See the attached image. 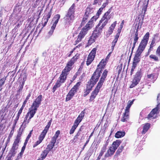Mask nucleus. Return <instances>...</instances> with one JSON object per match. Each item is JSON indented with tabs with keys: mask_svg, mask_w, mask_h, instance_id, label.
<instances>
[{
	"mask_svg": "<svg viewBox=\"0 0 160 160\" xmlns=\"http://www.w3.org/2000/svg\"><path fill=\"white\" fill-rule=\"evenodd\" d=\"M104 63L102 62V60L97 66V68L93 73L90 81L87 85V90L84 92V96L88 94L92 88L98 81L101 73L104 68Z\"/></svg>",
	"mask_w": 160,
	"mask_h": 160,
	"instance_id": "obj_1",
	"label": "nucleus"
},
{
	"mask_svg": "<svg viewBox=\"0 0 160 160\" xmlns=\"http://www.w3.org/2000/svg\"><path fill=\"white\" fill-rule=\"evenodd\" d=\"M60 15L59 14H57L55 15L53 18L52 22L51 24H52V25L51 27V29L48 32V34L51 36L52 35L56 27V25L58 23V21L60 18Z\"/></svg>",
	"mask_w": 160,
	"mask_h": 160,
	"instance_id": "obj_8",
	"label": "nucleus"
},
{
	"mask_svg": "<svg viewBox=\"0 0 160 160\" xmlns=\"http://www.w3.org/2000/svg\"><path fill=\"white\" fill-rule=\"evenodd\" d=\"M54 146V145L50 143L48 145L47 148L45 149H47L48 151L49 152L52 149Z\"/></svg>",
	"mask_w": 160,
	"mask_h": 160,
	"instance_id": "obj_34",
	"label": "nucleus"
},
{
	"mask_svg": "<svg viewBox=\"0 0 160 160\" xmlns=\"http://www.w3.org/2000/svg\"><path fill=\"white\" fill-rule=\"evenodd\" d=\"M160 109V103H158L157 105V107L154 108H150V109H152V110H158V109Z\"/></svg>",
	"mask_w": 160,
	"mask_h": 160,
	"instance_id": "obj_46",
	"label": "nucleus"
},
{
	"mask_svg": "<svg viewBox=\"0 0 160 160\" xmlns=\"http://www.w3.org/2000/svg\"><path fill=\"white\" fill-rule=\"evenodd\" d=\"M119 35L120 34L119 33H117V34L115 35V38L114 39V41H115V42L117 41L118 38L119 37Z\"/></svg>",
	"mask_w": 160,
	"mask_h": 160,
	"instance_id": "obj_49",
	"label": "nucleus"
},
{
	"mask_svg": "<svg viewBox=\"0 0 160 160\" xmlns=\"http://www.w3.org/2000/svg\"><path fill=\"white\" fill-rule=\"evenodd\" d=\"M42 100V96L41 95H39L33 102L31 107V110H37L38 108L40 106Z\"/></svg>",
	"mask_w": 160,
	"mask_h": 160,
	"instance_id": "obj_9",
	"label": "nucleus"
},
{
	"mask_svg": "<svg viewBox=\"0 0 160 160\" xmlns=\"http://www.w3.org/2000/svg\"><path fill=\"white\" fill-rule=\"evenodd\" d=\"M124 23V21L123 20L122 22V23H121L120 27L119 28H121V29H122V27H123V25Z\"/></svg>",
	"mask_w": 160,
	"mask_h": 160,
	"instance_id": "obj_60",
	"label": "nucleus"
},
{
	"mask_svg": "<svg viewBox=\"0 0 160 160\" xmlns=\"http://www.w3.org/2000/svg\"><path fill=\"white\" fill-rule=\"evenodd\" d=\"M150 124L149 123H147L144 125L143 126V130L142 132V134H145L148 130L150 127Z\"/></svg>",
	"mask_w": 160,
	"mask_h": 160,
	"instance_id": "obj_18",
	"label": "nucleus"
},
{
	"mask_svg": "<svg viewBox=\"0 0 160 160\" xmlns=\"http://www.w3.org/2000/svg\"><path fill=\"white\" fill-rule=\"evenodd\" d=\"M160 97V94L158 93V95L157 97V101L158 102L159 101L160 99L159 98Z\"/></svg>",
	"mask_w": 160,
	"mask_h": 160,
	"instance_id": "obj_62",
	"label": "nucleus"
},
{
	"mask_svg": "<svg viewBox=\"0 0 160 160\" xmlns=\"http://www.w3.org/2000/svg\"><path fill=\"white\" fill-rule=\"evenodd\" d=\"M101 24V23L99 22V23L97 25L96 27V28L95 29V30L98 31L99 33H101L102 32V29L104 27V26L102 25V24H101V25L100 26Z\"/></svg>",
	"mask_w": 160,
	"mask_h": 160,
	"instance_id": "obj_22",
	"label": "nucleus"
},
{
	"mask_svg": "<svg viewBox=\"0 0 160 160\" xmlns=\"http://www.w3.org/2000/svg\"><path fill=\"white\" fill-rule=\"evenodd\" d=\"M114 40H113V42H112V46L115 47L116 43H117V41L115 42Z\"/></svg>",
	"mask_w": 160,
	"mask_h": 160,
	"instance_id": "obj_63",
	"label": "nucleus"
},
{
	"mask_svg": "<svg viewBox=\"0 0 160 160\" xmlns=\"http://www.w3.org/2000/svg\"><path fill=\"white\" fill-rule=\"evenodd\" d=\"M35 113V111H30L27 113L25 118L23 122L19 128L20 130L21 129H22V130H23L26 128V124L29 123L30 119L33 117Z\"/></svg>",
	"mask_w": 160,
	"mask_h": 160,
	"instance_id": "obj_6",
	"label": "nucleus"
},
{
	"mask_svg": "<svg viewBox=\"0 0 160 160\" xmlns=\"http://www.w3.org/2000/svg\"><path fill=\"white\" fill-rule=\"evenodd\" d=\"M125 135V132H124L119 131L115 134V136L117 138H119L123 137Z\"/></svg>",
	"mask_w": 160,
	"mask_h": 160,
	"instance_id": "obj_21",
	"label": "nucleus"
},
{
	"mask_svg": "<svg viewBox=\"0 0 160 160\" xmlns=\"http://www.w3.org/2000/svg\"><path fill=\"white\" fill-rule=\"evenodd\" d=\"M71 68L69 67L67 65L66 67L65 68L64 70L62 71V72H64L67 74V73L70 71Z\"/></svg>",
	"mask_w": 160,
	"mask_h": 160,
	"instance_id": "obj_32",
	"label": "nucleus"
},
{
	"mask_svg": "<svg viewBox=\"0 0 160 160\" xmlns=\"http://www.w3.org/2000/svg\"><path fill=\"white\" fill-rule=\"evenodd\" d=\"M52 122V120H50L48 122L47 125L46 126L44 130L42 132L40 135L39 137V139H40L41 141H42L45 138L46 133H47L49 128L51 125Z\"/></svg>",
	"mask_w": 160,
	"mask_h": 160,
	"instance_id": "obj_13",
	"label": "nucleus"
},
{
	"mask_svg": "<svg viewBox=\"0 0 160 160\" xmlns=\"http://www.w3.org/2000/svg\"><path fill=\"white\" fill-rule=\"evenodd\" d=\"M96 48H93L89 54L86 63L88 66L94 60L96 55Z\"/></svg>",
	"mask_w": 160,
	"mask_h": 160,
	"instance_id": "obj_11",
	"label": "nucleus"
},
{
	"mask_svg": "<svg viewBox=\"0 0 160 160\" xmlns=\"http://www.w3.org/2000/svg\"><path fill=\"white\" fill-rule=\"evenodd\" d=\"M6 80V78H3L0 80V86H2L4 84L5 81Z\"/></svg>",
	"mask_w": 160,
	"mask_h": 160,
	"instance_id": "obj_37",
	"label": "nucleus"
},
{
	"mask_svg": "<svg viewBox=\"0 0 160 160\" xmlns=\"http://www.w3.org/2000/svg\"><path fill=\"white\" fill-rule=\"evenodd\" d=\"M108 73V71L107 69L103 71L96 87L91 93L89 99L90 101H93L96 98L106 78Z\"/></svg>",
	"mask_w": 160,
	"mask_h": 160,
	"instance_id": "obj_2",
	"label": "nucleus"
},
{
	"mask_svg": "<svg viewBox=\"0 0 160 160\" xmlns=\"http://www.w3.org/2000/svg\"><path fill=\"white\" fill-rule=\"evenodd\" d=\"M123 148H124V147L123 146H120L118 148V150L116 152V153L117 154H119L122 151V150L123 149Z\"/></svg>",
	"mask_w": 160,
	"mask_h": 160,
	"instance_id": "obj_40",
	"label": "nucleus"
},
{
	"mask_svg": "<svg viewBox=\"0 0 160 160\" xmlns=\"http://www.w3.org/2000/svg\"><path fill=\"white\" fill-rule=\"evenodd\" d=\"M57 138L53 137V138H52L51 141V142H50L51 144H52L54 145V144L56 142V140Z\"/></svg>",
	"mask_w": 160,
	"mask_h": 160,
	"instance_id": "obj_45",
	"label": "nucleus"
},
{
	"mask_svg": "<svg viewBox=\"0 0 160 160\" xmlns=\"http://www.w3.org/2000/svg\"><path fill=\"white\" fill-rule=\"evenodd\" d=\"M134 100H133L132 101L128 102V103L127 106V107H126V109L125 110H129L130 109L131 106L132 105V104L133 103Z\"/></svg>",
	"mask_w": 160,
	"mask_h": 160,
	"instance_id": "obj_35",
	"label": "nucleus"
},
{
	"mask_svg": "<svg viewBox=\"0 0 160 160\" xmlns=\"http://www.w3.org/2000/svg\"><path fill=\"white\" fill-rule=\"evenodd\" d=\"M60 83L61 82H60L58 81H57L55 84L54 85L52 88L53 92H54L55 91L57 88H58L60 86Z\"/></svg>",
	"mask_w": 160,
	"mask_h": 160,
	"instance_id": "obj_27",
	"label": "nucleus"
},
{
	"mask_svg": "<svg viewBox=\"0 0 160 160\" xmlns=\"http://www.w3.org/2000/svg\"><path fill=\"white\" fill-rule=\"evenodd\" d=\"M78 125L74 123L73 126H72L71 129L70 131V134H71L73 133L77 128L78 127Z\"/></svg>",
	"mask_w": 160,
	"mask_h": 160,
	"instance_id": "obj_31",
	"label": "nucleus"
},
{
	"mask_svg": "<svg viewBox=\"0 0 160 160\" xmlns=\"http://www.w3.org/2000/svg\"><path fill=\"white\" fill-rule=\"evenodd\" d=\"M148 1L149 0H145L143 3L142 10V13H143V17L146 14V12L147 11V8L148 5Z\"/></svg>",
	"mask_w": 160,
	"mask_h": 160,
	"instance_id": "obj_15",
	"label": "nucleus"
},
{
	"mask_svg": "<svg viewBox=\"0 0 160 160\" xmlns=\"http://www.w3.org/2000/svg\"><path fill=\"white\" fill-rule=\"evenodd\" d=\"M23 86L20 85V86L19 87V91H20L22 90L23 88Z\"/></svg>",
	"mask_w": 160,
	"mask_h": 160,
	"instance_id": "obj_64",
	"label": "nucleus"
},
{
	"mask_svg": "<svg viewBox=\"0 0 160 160\" xmlns=\"http://www.w3.org/2000/svg\"><path fill=\"white\" fill-rule=\"evenodd\" d=\"M87 19H86V18H85L84 17L82 18V22L81 23V24L83 25L84 24V22L85 21L87 20Z\"/></svg>",
	"mask_w": 160,
	"mask_h": 160,
	"instance_id": "obj_57",
	"label": "nucleus"
},
{
	"mask_svg": "<svg viewBox=\"0 0 160 160\" xmlns=\"http://www.w3.org/2000/svg\"><path fill=\"white\" fill-rule=\"evenodd\" d=\"M49 151H48L47 149H45L42 152L41 155V157L42 158L45 159L48 153L49 152Z\"/></svg>",
	"mask_w": 160,
	"mask_h": 160,
	"instance_id": "obj_25",
	"label": "nucleus"
},
{
	"mask_svg": "<svg viewBox=\"0 0 160 160\" xmlns=\"http://www.w3.org/2000/svg\"><path fill=\"white\" fill-rule=\"evenodd\" d=\"M60 133V131L59 130L57 131L56 132L55 134L54 135V136L53 137L57 138H58Z\"/></svg>",
	"mask_w": 160,
	"mask_h": 160,
	"instance_id": "obj_47",
	"label": "nucleus"
},
{
	"mask_svg": "<svg viewBox=\"0 0 160 160\" xmlns=\"http://www.w3.org/2000/svg\"><path fill=\"white\" fill-rule=\"evenodd\" d=\"M138 63L133 62L132 66L136 68L137 65Z\"/></svg>",
	"mask_w": 160,
	"mask_h": 160,
	"instance_id": "obj_61",
	"label": "nucleus"
},
{
	"mask_svg": "<svg viewBox=\"0 0 160 160\" xmlns=\"http://www.w3.org/2000/svg\"><path fill=\"white\" fill-rule=\"evenodd\" d=\"M149 57L151 58L154 59L155 61H158V57L156 56L155 55H151Z\"/></svg>",
	"mask_w": 160,
	"mask_h": 160,
	"instance_id": "obj_44",
	"label": "nucleus"
},
{
	"mask_svg": "<svg viewBox=\"0 0 160 160\" xmlns=\"http://www.w3.org/2000/svg\"><path fill=\"white\" fill-rule=\"evenodd\" d=\"M75 61V60L74 58V57H73L68 62L67 65L69 67L71 68L72 66L74 63Z\"/></svg>",
	"mask_w": 160,
	"mask_h": 160,
	"instance_id": "obj_28",
	"label": "nucleus"
},
{
	"mask_svg": "<svg viewBox=\"0 0 160 160\" xmlns=\"http://www.w3.org/2000/svg\"><path fill=\"white\" fill-rule=\"evenodd\" d=\"M108 143L106 142V143L103 145L101 151L100 153L99 154V156L98 157V158L97 160H99L101 158V157L103 155L104 153L106 151L107 148V147L108 145Z\"/></svg>",
	"mask_w": 160,
	"mask_h": 160,
	"instance_id": "obj_16",
	"label": "nucleus"
},
{
	"mask_svg": "<svg viewBox=\"0 0 160 160\" xmlns=\"http://www.w3.org/2000/svg\"><path fill=\"white\" fill-rule=\"evenodd\" d=\"M140 57H138L135 56L134 58L133 62L138 63L140 61Z\"/></svg>",
	"mask_w": 160,
	"mask_h": 160,
	"instance_id": "obj_39",
	"label": "nucleus"
},
{
	"mask_svg": "<svg viewBox=\"0 0 160 160\" xmlns=\"http://www.w3.org/2000/svg\"><path fill=\"white\" fill-rule=\"evenodd\" d=\"M103 0H94L93 4H96L98 3H101Z\"/></svg>",
	"mask_w": 160,
	"mask_h": 160,
	"instance_id": "obj_51",
	"label": "nucleus"
},
{
	"mask_svg": "<svg viewBox=\"0 0 160 160\" xmlns=\"http://www.w3.org/2000/svg\"><path fill=\"white\" fill-rule=\"evenodd\" d=\"M100 33L96 31L95 30L93 32L91 35L92 37L95 40L99 35Z\"/></svg>",
	"mask_w": 160,
	"mask_h": 160,
	"instance_id": "obj_26",
	"label": "nucleus"
},
{
	"mask_svg": "<svg viewBox=\"0 0 160 160\" xmlns=\"http://www.w3.org/2000/svg\"><path fill=\"white\" fill-rule=\"evenodd\" d=\"M21 133L20 132H18L15 140L20 141V139H21L20 137H21Z\"/></svg>",
	"mask_w": 160,
	"mask_h": 160,
	"instance_id": "obj_42",
	"label": "nucleus"
},
{
	"mask_svg": "<svg viewBox=\"0 0 160 160\" xmlns=\"http://www.w3.org/2000/svg\"><path fill=\"white\" fill-rule=\"evenodd\" d=\"M143 51H141L140 49L138 48L135 54V56L141 58L140 55Z\"/></svg>",
	"mask_w": 160,
	"mask_h": 160,
	"instance_id": "obj_36",
	"label": "nucleus"
},
{
	"mask_svg": "<svg viewBox=\"0 0 160 160\" xmlns=\"http://www.w3.org/2000/svg\"><path fill=\"white\" fill-rule=\"evenodd\" d=\"M93 12V10L92 8H91L90 7H88L86 9L85 14L86 15L91 16V15L92 13Z\"/></svg>",
	"mask_w": 160,
	"mask_h": 160,
	"instance_id": "obj_24",
	"label": "nucleus"
},
{
	"mask_svg": "<svg viewBox=\"0 0 160 160\" xmlns=\"http://www.w3.org/2000/svg\"><path fill=\"white\" fill-rule=\"evenodd\" d=\"M82 118L78 116L77 119L75 121L74 123L75 124L78 126L79 123L81 122Z\"/></svg>",
	"mask_w": 160,
	"mask_h": 160,
	"instance_id": "obj_30",
	"label": "nucleus"
},
{
	"mask_svg": "<svg viewBox=\"0 0 160 160\" xmlns=\"http://www.w3.org/2000/svg\"><path fill=\"white\" fill-rule=\"evenodd\" d=\"M155 44V41L154 39H153L151 43L150 44V46L151 48H152L154 46Z\"/></svg>",
	"mask_w": 160,
	"mask_h": 160,
	"instance_id": "obj_52",
	"label": "nucleus"
},
{
	"mask_svg": "<svg viewBox=\"0 0 160 160\" xmlns=\"http://www.w3.org/2000/svg\"><path fill=\"white\" fill-rule=\"evenodd\" d=\"M149 36V33L148 32H147L146 34L144 35L143 39H142L146 40L148 41Z\"/></svg>",
	"mask_w": 160,
	"mask_h": 160,
	"instance_id": "obj_38",
	"label": "nucleus"
},
{
	"mask_svg": "<svg viewBox=\"0 0 160 160\" xmlns=\"http://www.w3.org/2000/svg\"><path fill=\"white\" fill-rule=\"evenodd\" d=\"M111 12L110 9H109L108 11L106 12L104 14V15L102 18L101 20L99 21V22L104 26H105L107 23L108 21L111 18L110 15H109Z\"/></svg>",
	"mask_w": 160,
	"mask_h": 160,
	"instance_id": "obj_10",
	"label": "nucleus"
},
{
	"mask_svg": "<svg viewBox=\"0 0 160 160\" xmlns=\"http://www.w3.org/2000/svg\"><path fill=\"white\" fill-rule=\"evenodd\" d=\"M19 142V141L15 140L11 149L10 151V154H11V157L14 156L16 153V150L18 148V143Z\"/></svg>",
	"mask_w": 160,
	"mask_h": 160,
	"instance_id": "obj_12",
	"label": "nucleus"
},
{
	"mask_svg": "<svg viewBox=\"0 0 160 160\" xmlns=\"http://www.w3.org/2000/svg\"><path fill=\"white\" fill-rule=\"evenodd\" d=\"M42 141H41V140L40 139H39V140L36 142V143L35 144L34 147L36 146L42 142Z\"/></svg>",
	"mask_w": 160,
	"mask_h": 160,
	"instance_id": "obj_54",
	"label": "nucleus"
},
{
	"mask_svg": "<svg viewBox=\"0 0 160 160\" xmlns=\"http://www.w3.org/2000/svg\"><path fill=\"white\" fill-rule=\"evenodd\" d=\"M84 116V112L83 111H82L81 113L78 116L83 118Z\"/></svg>",
	"mask_w": 160,
	"mask_h": 160,
	"instance_id": "obj_53",
	"label": "nucleus"
},
{
	"mask_svg": "<svg viewBox=\"0 0 160 160\" xmlns=\"http://www.w3.org/2000/svg\"><path fill=\"white\" fill-rule=\"evenodd\" d=\"M32 130L30 132H29V133L28 134V136L27 137V138H26V139L29 140V139L31 137V134H32Z\"/></svg>",
	"mask_w": 160,
	"mask_h": 160,
	"instance_id": "obj_55",
	"label": "nucleus"
},
{
	"mask_svg": "<svg viewBox=\"0 0 160 160\" xmlns=\"http://www.w3.org/2000/svg\"><path fill=\"white\" fill-rule=\"evenodd\" d=\"M159 111H151L150 113L148 114V119H150L151 118H155L157 117V113Z\"/></svg>",
	"mask_w": 160,
	"mask_h": 160,
	"instance_id": "obj_14",
	"label": "nucleus"
},
{
	"mask_svg": "<svg viewBox=\"0 0 160 160\" xmlns=\"http://www.w3.org/2000/svg\"><path fill=\"white\" fill-rule=\"evenodd\" d=\"M75 4L73 3L69 9L64 18L66 24L70 25L73 22L75 17Z\"/></svg>",
	"mask_w": 160,
	"mask_h": 160,
	"instance_id": "obj_4",
	"label": "nucleus"
},
{
	"mask_svg": "<svg viewBox=\"0 0 160 160\" xmlns=\"http://www.w3.org/2000/svg\"><path fill=\"white\" fill-rule=\"evenodd\" d=\"M101 12L98 10L96 14V15L93 16L92 18V20L94 19V21H95L99 17L101 13Z\"/></svg>",
	"mask_w": 160,
	"mask_h": 160,
	"instance_id": "obj_29",
	"label": "nucleus"
},
{
	"mask_svg": "<svg viewBox=\"0 0 160 160\" xmlns=\"http://www.w3.org/2000/svg\"><path fill=\"white\" fill-rule=\"evenodd\" d=\"M117 23V21H115L110 26V27L111 28L114 29L115 26H116V24Z\"/></svg>",
	"mask_w": 160,
	"mask_h": 160,
	"instance_id": "obj_50",
	"label": "nucleus"
},
{
	"mask_svg": "<svg viewBox=\"0 0 160 160\" xmlns=\"http://www.w3.org/2000/svg\"><path fill=\"white\" fill-rule=\"evenodd\" d=\"M74 94V93L72 92L71 91H70L68 94H67L66 98V101H68L70 100L73 97Z\"/></svg>",
	"mask_w": 160,
	"mask_h": 160,
	"instance_id": "obj_23",
	"label": "nucleus"
},
{
	"mask_svg": "<svg viewBox=\"0 0 160 160\" xmlns=\"http://www.w3.org/2000/svg\"><path fill=\"white\" fill-rule=\"evenodd\" d=\"M121 143V141L119 140L114 142L112 144V146L110 147L107 152L105 155V157L107 158L112 156Z\"/></svg>",
	"mask_w": 160,
	"mask_h": 160,
	"instance_id": "obj_5",
	"label": "nucleus"
},
{
	"mask_svg": "<svg viewBox=\"0 0 160 160\" xmlns=\"http://www.w3.org/2000/svg\"><path fill=\"white\" fill-rule=\"evenodd\" d=\"M113 30L114 29L111 28L110 27L109 28L108 30V33L109 35L111 34L112 33Z\"/></svg>",
	"mask_w": 160,
	"mask_h": 160,
	"instance_id": "obj_56",
	"label": "nucleus"
},
{
	"mask_svg": "<svg viewBox=\"0 0 160 160\" xmlns=\"http://www.w3.org/2000/svg\"><path fill=\"white\" fill-rule=\"evenodd\" d=\"M138 37H135L134 39V42H137L138 39Z\"/></svg>",
	"mask_w": 160,
	"mask_h": 160,
	"instance_id": "obj_59",
	"label": "nucleus"
},
{
	"mask_svg": "<svg viewBox=\"0 0 160 160\" xmlns=\"http://www.w3.org/2000/svg\"><path fill=\"white\" fill-rule=\"evenodd\" d=\"M148 42V41H147L146 40L142 39L140 44L145 45V46H146Z\"/></svg>",
	"mask_w": 160,
	"mask_h": 160,
	"instance_id": "obj_48",
	"label": "nucleus"
},
{
	"mask_svg": "<svg viewBox=\"0 0 160 160\" xmlns=\"http://www.w3.org/2000/svg\"><path fill=\"white\" fill-rule=\"evenodd\" d=\"M142 75V72L141 69L138 70L134 76L132 83L130 87V88H133L139 83Z\"/></svg>",
	"mask_w": 160,
	"mask_h": 160,
	"instance_id": "obj_7",
	"label": "nucleus"
},
{
	"mask_svg": "<svg viewBox=\"0 0 160 160\" xmlns=\"http://www.w3.org/2000/svg\"><path fill=\"white\" fill-rule=\"evenodd\" d=\"M146 46L141 44H140L138 48L140 49L141 51H143L144 49Z\"/></svg>",
	"mask_w": 160,
	"mask_h": 160,
	"instance_id": "obj_41",
	"label": "nucleus"
},
{
	"mask_svg": "<svg viewBox=\"0 0 160 160\" xmlns=\"http://www.w3.org/2000/svg\"><path fill=\"white\" fill-rule=\"evenodd\" d=\"M94 21V19L92 20L91 18V20H90L86 26L82 29L76 41V44H77L81 41L82 38L84 37L86 34L87 33L88 31L93 27V23Z\"/></svg>",
	"mask_w": 160,
	"mask_h": 160,
	"instance_id": "obj_3",
	"label": "nucleus"
},
{
	"mask_svg": "<svg viewBox=\"0 0 160 160\" xmlns=\"http://www.w3.org/2000/svg\"><path fill=\"white\" fill-rule=\"evenodd\" d=\"M51 16V13L50 12H49L47 16V19L48 20L49 18H50Z\"/></svg>",
	"mask_w": 160,
	"mask_h": 160,
	"instance_id": "obj_58",
	"label": "nucleus"
},
{
	"mask_svg": "<svg viewBox=\"0 0 160 160\" xmlns=\"http://www.w3.org/2000/svg\"><path fill=\"white\" fill-rule=\"evenodd\" d=\"M67 75V74L66 73L62 72V73L61 74L59 78V79L58 80L61 83H63L66 79Z\"/></svg>",
	"mask_w": 160,
	"mask_h": 160,
	"instance_id": "obj_17",
	"label": "nucleus"
},
{
	"mask_svg": "<svg viewBox=\"0 0 160 160\" xmlns=\"http://www.w3.org/2000/svg\"><path fill=\"white\" fill-rule=\"evenodd\" d=\"M129 111H125L123 114V117L121 119V121L124 122L127 121V119L129 118Z\"/></svg>",
	"mask_w": 160,
	"mask_h": 160,
	"instance_id": "obj_19",
	"label": "nucleus"
},
{
	"mask_svg": "<svg viewBox=\"0 0 160 160\" xmlns=\"http://www.w3.org/2000/svg\"><path fill=\"white\" fill-rule=\"evenodd\" d=\"M20 24L19 23H18L17 25L13 29V32H17L18 28H19Z\"/></svg>",
	"mask_w": 160,
	"mask_h": 160,
	"instance_id": "obj_43",
	"label": "nucleus"
},
{
	"mask_svg": "<svg viewBox=\"0 0 160 160\" xmlns=\"http://www.w3.org/2000/svg\"><path fill=\"white\" fill-rule=\"evenodd\" d=\"M80 85V83L79 82H77L76 84L75 85L74 87L70 90L74 93L77 92V91L78 89V87Z\"/></svg>",
	"mask_w": 160,
	"mask_h": 160,
	"instance_id": "obj_20",
	"label": "nucleus"
},
{
	"mask_svg": "<svg viewBox=\"0 0 160 160\" xmlns=\"http://www.w3.org/2000/svg\"><path fill=\"white\" fill-rule=\"evenodd\" d=\"M95 41V40L94 38L93 37L91 36L88 40V44L89 45H91L92 43L94 42Z\"/></svg>",
	"mask_w": 160,
	"mask_h": 160,
	"instance_id": "obj_33",
	"label": "nucleus"
}]
</instances>
